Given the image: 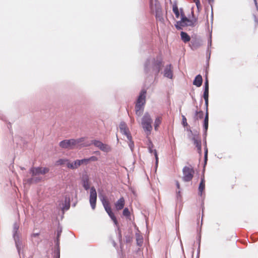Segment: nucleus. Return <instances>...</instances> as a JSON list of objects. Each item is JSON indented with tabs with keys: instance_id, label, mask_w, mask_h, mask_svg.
Here are the masks:
<instances>
[{
	"instance_id": "6ab92c4d",
	"label": "nucleus",
	"mask_w": 258,
	"mask_h": 258,
	"mask_svg": "<svg viewBox=\"0 0 258 258\" xmlns=\"http://www.w3.org/2000/svg\"><path fill=\"white\" fill-rule=\"evenodd\" d=\"M208 124H209V114H208V111H206V115H205L204 121V127L205 132H207L208 128Z\"/></svg>"
},
{
	"instance_id": "dca6fc26",
	"label": "nucleus",
	"mask_w": 258,
	"mask_h": 258,
	"mask_svg": "<svg viewBox=\"0 0 258 258\" xmlns=\"http://www.w3.org/2000/svg\"><path fill=\"white\" fill-rule=\"evenodd\" d=\"M203 83V78L201 75H197L193 82V84L198 87L201 86Z\"/></svg>"
},
{
	"instance_id": "ddd939ff",
	"label": "nucleus",
	"mask_w": 258,
	"mask_h": 258,
	"mask_svg": "<svg viewBox=\"0 0 258 258\" xmlns=\"http://www.w3.org/2000/svg\"><path fill=\"white\" fill-rule=\"evenodd\" d=\"M194 144L198 149V151L200 154L202 153V146L201 138L199 136H195L192 138Z\"/></svg>"
},
{
	"instance_id": "9b49d317",
	"label": "nucleus",
	"mask_w": 258,
	"mask_h": 258,
	"mask_svg": "<svg viewBox=\"0 0 258 258\" xmlns=\"http://www.w3.org/2000/svg\"><path fill=\"white\" fill-rule=\"evenodd\" d=\"M119 129L121 133L125 135L127 138H131V134L127 125L124 122H121L119 124Z\"/></svg>"
},
{
	"instance_id": "20e7f679",
	"label": "nucleus",
	"mask_w": 258,
	"mask_h": 258,
	"mask_svg": "<svg viewBox=\"0 0 258 258\" xmlns=\"http://www.w3.org/2000/svg\"><path fill=\"white\" fill-rule=\"evenodd\" d=\"M197 23V19L189 20L185 16L182 15L181 21H178L175 24V27L177 29H181L182 27L185 26H194Z\"/></svg>"
},
{
	"instance_id": "37998d69",
	"label": "nucleus",
	"mask_w": 258,
	"mask_h": 258,
	"mask_svg": "<svg viewBox=\"0 0 258 258\" xmlns=\"http://www.w3.org/2000/svg\"><path fill=\"white\" fill-rule=\"evenodd\" d=\"M208 1H209V3H211L214 2V0H208Z\"/></svg>"
},
{
	"instance_id": "cd10ccee",
	"label": "nucleus",
	"mask_w": 258,
	"mask_h": 258,
	"mask_svg": "<svg viewBox=\"0 0 258 258\" xmlns=\"http://www.w3.org/2000/svg\"><path fill=\"white\" fill-rule=\"evenodd\" d=\"M173 12L175 14L176 17L178 18L179 17V12L178 7L176 6H174L173 7Z\"/></svg>"
},
{
	"instance_id": "7c9ffc66",
	"label": "nucleus",
	"mask_w": 258,
	"mask_h": 258,
	"mask_svg": "<svg viewBox=\"0 0 258 258\" xmlns=\"http://www.w3.org/2000/svg\"><path fill=\"white\" fill-rule=\"evenodd\" d=\"M79 161L80 162V166L82 164L87 165L89 163L88 161V158L79 160Z\"/></svg>"
},
{
	"instance_id": "a878e982",
	"label": "nucleus",
	"mask_w": 258,
	"mask_h": 258,
	"mask_svg": "<svg viewBox=\"0 0 258 258\" xmlns=\"http://www.w3.org/2000/svg\"><path fill=\"white\" fill-rule=\"evenodd\" d=\"M122 214L124 216L126 217V218H129L130 217V212L127 208H125L123 209Z\"/></svg>"
},
{
	"instance_id": "39448f33",
	"label": "nucleus",
	"mask_w": 258,
	"mask_h": 258,
	"mask_svg": "<svg viewBox=\"0 0 258 258\" xmlns=\"http://www.w3.org/2000/svg\"><path fill=\"white\" fill-rule=\"evenodd\" d=\"M150 9L153 13H155L157 19L163 20L161 6L157 0H150Z\"/></svg>"
},
{
	"instance_id": "393cba45",
	"label": "nucleus",
	"mask_w": 258,
	"mask_h": 258,
	"mask_svg": "<svg viewBox=\"0 0 258 258\" xmlns=\"http://www.w3.org/2000/svg\"><path fill=\"white\" fill-rule=\"evenodd\" d=\"M149 152L151 153H154V156L156 158V163L157 164V163L158 162V155H157L156 150L152 149V148L150 147L149 148Z\"/></svg>"
},
{
	"instance_id": "c85d7f7f",
	"label": "nucleus",
	"mask_w": 258,
	"mask_h": 258,
	"mask_svg": "<svg viewBox=\"0 0 258 258\" xmlns=\"http://www.w3.org/2000/svg\"><path fill=\"white\" fill-rule=\"evenodd\" d=\"M127 139L129 141V142H128V146L130 147L131 150L133 151V149H134V142L132 141V136H131V138L130 139V138H127Z\"/></svg>"
},
{
	"instance_id": "0eeeda50",
	"label": "nucleus",
	"mask_w": 258,
	"mask_h": 258,
	"mask_svg": "<svg viewBox=\"0 0 258 258\" xmlns=\"http://www.w3.org/2000/svg\"><path fill=\"white\" fill-rule=\"evenodd\" d=\"M182 179L183 181L188 182L192 180L195 174V171L191 166L184 167L182 169Z\"/></svg>"
},
{
	"instance_id": "6e6552de",
	"label": "nucleus",
	"mask_w": 258,
	"mask_h": 258,
	"mask_svg": "<svg viewBox=\"0 0 258 258\" xmlns=\"http://www.w3.org/2000/svg\"><path fill=\"white\" fill-rule=\"evenodd\" d=\"M49 171L48 168L47 167H32L30 170V173L33 177L39 175L45 174L48 173Z\"/></svg>"
},
{
	"instance_id": "bb28decb",
	"label": "nucleus",
	"mask_w": 258,
	"mask_h": 258,
	"mask_svg": "<svg viewBox=\"0 0 258 258\" xmlns=\"http://www.w3.org/2000/svg\"><path fill=\"white\" fill-rule=\"evenodd\" d=\"M41 180V179L40 178H34L32 177L31 178H29L27 180V182L29 183H32L33 182H37Z\"/></svg>"
},
{
	"instance_id": "f03ea898",
	"label": "nucleus",
	"mask_w": 258,
	"mask_h": 258,
	"mask_svg": "<svg viewBox=\"0 0 258 258\" xmlns=\"http://www.w3.org/2000/svg\"><path fill=\"white\" fill-rule=\"evenodd\" d=\"M146 91L145 90H142L138 97L135 106L136 113L138 116L141 115L143 111V106L146 103Z\"/></svg>"
},
{
	"instance_id": "e433bc0d",
	"label": "nucleus",
	"mask_w": 258,
	"mask_h": 258,
	"mask_svg": "<svg viewBox=\"0 0 258 258\" xmlns=\"http://www.w3.org/2000/svg\"><path fill=\"white\" fill-rule=\"evenodd\" d=\"M191 43L192 44V46H191L192 49H196L198 47V45L195 44L194 42L191 41Z\"/></svg>"
},
{
	"instance_id": "4c0bfd02",
	"label": "nucleus",
	"mask_w": 258,
	"mask_h": 258,
	"mask_svg": "<svg viewBox=\"0 0 258 258\" xmlns=\"http://www.w3.org/2000/svg\"><path fill=\"white\" fill-rule=\"evenodd\" d=\"M207 156H208V149L207 148H205V160H207Z\"/></svg>"
},
{
	"instance_id": "5701e85b",
	"label": "nucleus",
	"mask_w": 258,
	"mask_h": 258,
	"mask_svg": "<svg viewBox=\"0 0 258 258\" xmlns=\"http://www.w3.org/2000/svg\"><path fill=\"white\" fill-rule=\"evenodd\" d=\"M18 229H19V226H18V225L17 223H15L14 225V230L15 231V234H14V238H15V239L16 246L17 247V248L19 249V246H18V242L17 241L16 239V234L17 233V231H18Z\"/></svg>"
},
{
	"instance_id": "7ed1b4c3",
	"label": "nucleus",
	"mask_w": 258,
	"mask_h": 258,
	"mask_svg": "<svg viewBox=\"0 0 258 258\" xmlns=\"http://www.w3.org/2000/svg\"><path fill=\"white\" fill-rule=\"evenodd\" d=\"M152 119L149 113H146L142 119V127L147 135L150 134L152 130Z\"/></svg>"
},
{
	"instance_id": "58836bf2",
	"label": "nucleus",
	"mask_w": 258,
	"mask_h": 258,
	"mask_svg": "<svg viewBox=\"0 0 258 258\" xmlns=\"http://www.w3.org/2000/svg\"><path fill=\"white\" fill-rule=\"evenodd\" d=\"M205 104L206 106L207 111H208V99L207 100V101H205Z\"/></svg>"
},
{
	"instance_id": "4be33fe9",
	"label": "nucleus",
	"mask_w": 258,
	"mask_h": 258,
	"mask_svg": "<svg viewBox=\"0 0 258 258\" xmlns=\"http://www.w3.org/2000/svg\"><path fill=\"white\" fill-rule=\"evenodd\" d=\"M164 76L168 78H172V73L170 68L167 67L164 71Z\"/></svg>"
},
{
	"instance_id": "423d86ee",
	"label": "nucleus",
	"mask_w": 258,
	"mask_h": 258,
	"mask_svg": "<svg viewBox=\"0 0 258 258\" xmlns=\"http://www.w3.org/2000/svg\"><path fill=\"white\" fill-rule=\"evenodd\" d=\"M101 202L106 213L108 214L110 218L113 221L114 224L117 225V220L114 214L113 213L112 211L109 201L106 199L103 198L101 200Z\"/></svg>"
},
{
	"instance_id": "ea45409f",
	"label": "nucleus",
	"mask_w": 258,
	"mask_h": 258,
	"mask_svg": "<svg viewBox=\"0 0 258 258\" xmlns=\"http://www.w3.org/2000/svg\"><path fill=\"white\" fill-rule=\"evenodd\" d=\"M254 1L255 5L257 9H258V5H257V1H256V0H254Z\"/></svg>"
},
{
	"instance_id": "473e14b6",
	"label": "nucleus",
	"mask_w": 258,
	"mask_h": 258,
	"mask_svg": "<svg viewBox=\"0 0 258 258\" xmlns=\"http://www.w3.org/2000/svg\"><path fill=\"white\" fill-rule=\"evenodd\" d=\"M203 97L205 99V101H207L209 97V91H205L204 92Z\"/></svg>"
},
{
	"instance_id": "f3484780",
	"label": "nucleus",
	"mask_w": 258,
	"mask_h": 258,
	"mask_svg": "<svg viewBox=\"0 0 258 258\" xmlns=\"http://www.w3.org/2000/svg\"><path fill=\"white\" fill-rule=\"evenodd\" d=\"M205 188V176L203 174L202 178L201 180L199 186V192H201V194H202L203 191L204 190Z\"/></svg>"
},
{
	"instance_id": "f257e3e1",
	"label": "nucleus",
	"mask_w": 258,
	"mask_h": 258,
	"mask_svg": "<svg viewBox=\"0 0 258 258\" xmlns=\"http://www.w3.org/2000/svg\"><path fill=\"white\" fill-rule=\"evenodd\" d=\"M81 180L82 185L85 190H87L89 188L90 189L89 202L92 209L94 210L96 208L97 198V195L96 189L94 186H92L90 187V182L88 175L85 174L83 175Z\"/></svg>"
},
{
	"instance_id": "a19ab883",
	"label": "nucleus",
	"mask_w": 258,
	"mask_h": 258,
	"mask_svg": "<svg viewBox=\"0 0 258 258\" xmlns=\"http://www.w3.org/2000/svg\"><path fill=\"white\" fill-rule=\"evenodd\" d=\"M176 186L178 188H180V185H179L178 181H176Z\"/></svg>"
},
{
	"instance_id": "c756f323",
	"label": "nucleus",
	"mask_w": 258,
	"mask_h": 258,
	"mask_svg": "<svg viewBox=\"0 0 258 258\" xmlns=\"http://www.w3.org/2000/svg\"><path fill=\"white\" fill-rule=\"evenodd\" d=\"M67 166L68 168L71 169H75V168L74 166L73 163H70L69 160H68V161L67 164Z\"/></svg>"
},
{
	"instance_id": "412c9836",
	"label": "nucleus",
	"mask_w": 258,
	"mask_h": 258,
	"mask_svg": "<svg viewBox=\"0 0 258 258\" xmlns=\"http://www.w3.org/2000/svg\"><path fill=\"white\" fill-rule=\"evenodd\" d=\"M204 117V112L203 111H196L195 113V119L198 120L199 119H202Z\"/></svg>"
},
{
	"instance_id": "c03bdc74",
	"label": "nucleus",
	"mask_w": 258,
	"mask_h": 258,
	"mask_svg": "<svg viewBox=\"0 0 258 258\" xmlns=\"http://www.w3.org/2000/svg\"><path fill=\"white\" fill-rule=\"evenodd\" d=\"M21 169H22V170H24V169H25V168H23V167H22V168H21Z\"/></svg>"
},
{
	"instance_id": "aec40b11",
	"label": "nucleus",
	"mask_w": 258,
	"mask_h": 258,
	"mask_svg": "<svg viewBox=\"0 0 258 258\" xmlns=\"http://www.w3.org/2000/svg\"><path fill=\"white\" fill-rule=\"evenodd\" d=\"M162 122V117L161 116H158L156 118L154 122V128L155 131H157L158 130V127L160 125Z\"/></svg>"
},
{
	"instance_id": "2eb2a0df",
	"label": "nucleus",
	"mask_w": 258,
	"mask_h": 258,
	"mask_svg": "<svg viewBox=\"0 0 258 258\" xmlns=\"http://www.w3.org/2000/svg\"><path fill=\"white\" fill-rule=\"evenodd\" d=\"M162 67V62L157 61L153 65V70L156 74H158Z\"/></svg>"
},
{
	"instance_id": "4468645a",
	"label": "nucleus",
	"mask_w": 258,
	"mask_h": 258,
	"mask_svg": "<svg viewBox=\"0 0 258 258\" xmlns=\"http://www.w3.org/2000/svg\"><path fill=\"white\" fill-rule=\"evenodd\" d=\"M59 146L62 148L72 149V143L71 139L65 140L59 143Z\"/></svg>"
},
{
	"instance_id": "79ce46f5",
	"label": "nucleus",
	"mask_w": 258,
	"mask_h": 258,
	"mask_svg": "<svg viewBox=\"0 0 258 258\" xmlns=\"http://www.w3.org/2000/svg\"><path fill=\"white\" fill-rule=\"evenodd\" d=\"M183 122L184 123V122H186V119L184 116H183Z\"/></svg>"
},
{
	"instance_id": "b1692460",
	"label": "nucleus",
	"mask_w": 258,
	"mask_h": 258,
	"mask_svg": "<svg viewBox=\"0 0 258 258\" xmlns=\"http://www.w3.org/2000/svg\"><path fill=\"white\" fill-rule=\"evenodd\" d=\"M68 159H60L56 162V165H62L67 164Z\"/></svg>"
},
{
	"instance_id": "f8f14e48",
	"label": "nucleus",
	"mask_w": 258,
	"mask_h": 258,
	"mask_svg": "<svg viewBox=\"0 0 258 258\" xmlns=\"http://www.w3.org/2000/svg\"><path fill=\"white\" fill-rule=\"evenodd\" d=\"M125 205V200L123 197L119 198L115 203L114 206L117 211H119L123 209Z\"/></svg>"
},
{
	"instance_id": "9d476101",
	"label": "nucleus",
	"mask_w": 258,
	"mask_h": 258,
	"mask_svg": "<svg viewBox=\"0 0 258 258\" xmlns=\"http://www.w3.org/2000/svg\"><path fill=\"white\" fill-rule=\"evenodd\" d=\"M93 144L96 147L98 148L99 149L102 150L103 152H108L110 151L111 148L108 145L103 144L102 142L97 140L93 141Z\"/></svg>"
},
{
	"instance_id": "72a5a7b5",
	"label": "nucleus",
	"mask_w": 258,
	"mask_h": 258,
	"mask_svg": "<svg viewBox=\"0 0 258 258\" xmlns=\"http://www.w3.org/2000/svg\"><path fill=\"white\" fill-rule=\"evenodd\" d=\"M98 160V158L96 156H91L90 158H88V162L90 161H96Z\"/></svg>"
},
{
	"instance_id": "a211bd4d",
	"label": "nucleus",
	"mask_w": 258,
	"mask_h": 258,
	"mask_svg": "<svg viewBox=\"0 0 258 258\" xmlns=\"http://www.w3.org/2000/svg\"><path fill=\"white\" fill-rule=\"evenodd\" d=\"M181 40L184 42L187 43L190 40V36L187 34V33L184 32H181L180 33Z\"/></svg>"
},
{
	"instance_id": "1a4fd4ad",
	"label": "nucleus",
	"mask_w": 258,
	"mask_h": 258,
	"mask_svg": "<svg viewBox=\"0 0 258 258\" xmlns=\"http://www.w3.org/2000/svg\"><path fill=\"white\" fill-rule=\"evenodd\" d=\"M85 140V138H80L78 139H71L72 143V149L74 148H81L83 147L88 146V144H85L84 142Z\"/></svg>"
},
{
	"instance_id": "f704fd0d",
	"label": "nucleus",
	"mask_w": 258,
	"mask_h": 258,
	"mask_svg": "<svg viewBox=\"0 0 258 258\" xmlns=\"http://www.w3.org/2000/svg\"><path fill=\"white\" fill-rule=\"evenodd\" d=\"M73 163H74V166L75 169L78 168L80 166V162H79V160H75L73 162Z\"/></svg>"
},
{
	"instance_id": "2f4dec72",
	"label": "nucleus",
	"mask_w": 258,
	"mask_h": 258,
	"mask_svg": "<svg viewBox=\"0 0 258 258\" xmlns=\"http://www.w3.org/2000/svg\"><path fill=\"white\" fill-rule=\"evenodd\" d=\"M195 4L196 5V6L197 7L198 11H201L202 10V5H201V4L200 3V0L199 1H197V2L195 3Z\"/></svg>"
},
{
	"instance_id": "c9c22d12",
	"label": "nucleus",
	"mask_w": 258,
	"mask_h": 258,
	"mask_svg": "<svg viewBox=\"0 0 258 258\" xmlns=\"http://www.w3.org/2000/svg\"><path fill=\"white\" fill-rule=\"evenodd\" d=\"M205 91H209V82L207 78L205 83Z\"/></svg>"
}]
</instances>
